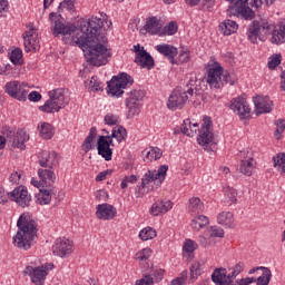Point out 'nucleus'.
Segmentation results:
<instances>
[{
  "label": "nucleus",
  "instance_id": "f257e3e1",
  "mask_svg": "<svg viewBox=\"0 0 285 285\" xmlns=\"http://www.w3.org/2000/svg\"><path fill=\"white\" fill-rule=\"evenodd\" d=\"M104 20L101 18L91 17L87 26L81 29L80 36L77 37L76 43L81 48L87 63L90 66H106L110 51L104 46L108 42L106 35L101 33Z\"/></svg>",
  "mask_w": 285,
  "mask_h": 285
},
{
  "label": "nucleus",
  "instance_id": "f03ea898",
  "mask_svg": "<svg viewBox=\"0 0 285 285\" xmlns=\"http://www.w3.org/2000/svg\"><path fill=\"white\" fill-rule=\"evenodd\" d=\"M271 35L272 43H275L276 46L285 43V20H282L278 24L268 20H254L248 26L246 32L250 43H257V39H259V41H266Z\"/></svg>",
  "mask_w": 285,
  "mask_h": 285
},
{
  "label": "nucleus",
  "instance_id": "7ed1b4c3",
  "mask_svg": "<svg viewBox=\"0 0 285 285\" xmlns=\"http://www.w3.org/2000/svg\"><path fill=\"white\" fill-rule=\"evenodd\" d=\"M18 232L13 236V244L18 248L29 250L37 242V223L28 214L20 215L17 222Z\"/></svg>",
  "mask_w": 285,
  "mask_h": 285
},
{
  "label": "nucleus",
  "instance_id": "20e7f679",
  "mask_svg": "<svg viewBox=\"0 0 285 285\" xmlns=\"http://www.w3.org/2000/svg\"><path fill=\"white\" fill-rule=\"evenodd\" d=\"M128 137V131L122 126H117L112 128L111 135L99 136L97 141L98 155L105 159V161H112V139H117L118 144H121L124 139Z\"/></svg>",
  "mask_w": 285,
  "mask_h": 285
},
{
  "label": "nucleus",
  "instance_id": "39448f33",
  "mask_svg": "<svg viewBox=\"0 0 285 285\" xmlns=\"http://www.w3.org/2000/svg\"><path fill=\"white\" fill-rule=\"evenodd\" d=\"M38 164L41 167L38 169V177L42 181H57V175H55V168L59 166V154L56 151H42L38 156Z\"/></svg>",
  "mask_w": 285,
  "mask_h": 285
},
{
  "label": "nucleus",
  "instance_id": "423d86ee",
  "mask_svg": "<svg viewBox=\"0 0 285 285\" xmlns=\"http://www.w3.org/2000/svg\"><path fill=\"white\" fill-rule=\"evenodd\" d=\"M49 99L45 105L39 107L41 112H47L48 115L59 112L61 108H66V91L63 88L53 89L48 92Z\"/></svg>",
  "mask_w": 285,
  "mask_h": 285
},
{
  "label": "nucleus",
  "instance_id": "0eeeda50",
  "mask_svg": "<svg viewBox=\"0 0 285 285\" xmlns=\"http://www.w3.org/2000/svg\"><path fill=\"white\" fill-rule=\"evenodd\" d=\"M135 83L132 76L127 72H121L118 76H114L109 82H107V92L111 97L119 99L124 95V90Z\"/></svg>",
  "mask_w": 285,
  "mask_h": 285
},
{
  "label": "nucleus",
  "instance_id": "6e6552de",
  "mask_svg": "<svg viewBox=\"0 0 285 285\" xmlns=\"http://www.w3.org/2000/svg\"><path fill=\"white\" fill-rule=\"evenodd\" d=\"M3 136H0V150H3L6 148V141H9L13 148H19L20 150H26V141L30 139V136L26 130L20 129L14 132L12 129H6L3 132Z\"/></svg>",
  "mask_w": 285,
  "mask_h": 285
},
{
  "label": "nucleus",
  "instance_id": "1a4fd4ad",
  "mask_svg": "<svg viewBox=\"0 0 285 285\" xmlns=\"http://www.w3.org/2000/svg\"><path fill=\"white\" fill-rule=\"evenodd\" d=\"M232 6L227 9L228 17H237L245 21H253L255 19V11L248 7V0H226Z\"/></svg>",
  "mask_w": 285,
  "mask_h": 285
},
{
  "label": "nucleus",
  "instance_id": "9d476101",
  "mask_svg": "<svg viewBox=\"0 0 285 285\" xmlns=\"http://www.w3.org/2000/svg\"><path fill=\"white\" fill-rule=\"evenodd\" d=\"M49 19L53 26V35L56 37H59V35H62L63 37L71 36L79 31L77 26L66 24V20L63 19V17H61L60 13L51 12L49 14Z\"/></svg>",
  "mask_w": 285,
  "mask_h": 285
},
{
  "label": "nucleus",
  "instance_id": "9b49d317",
  "mask_svg": "<svg viewBox=\"0 0 285 285\" xmlns=\"http://www.w3.org/2000/svg\"><path fill=\"white\" fill-rule=\"evenodd\" d=\"M146 97V92L141 89H134L127 92L125 100L127 111V119H132L136 115H139V104Z\"/></svg>",
  "mask_w": 285,
  "mask_h": 285
},
{
  "label": "nucleus",
  "instance_id": "f8f14e48",
  "mask_svg": "<svg viewBox=\"0 0 285 285\" xmlns=\"http://www.w3.org/2000/svg\"><path fill=\"white\" fill-rule=\"evenodd\" d=\"M55 268L53 264H47L38 267L27 266L23 271L24 275H29L31 283L35 285L46 284V277H48V271Z\"/></svg>",
  "mask_w": 285,
  "mask_h": 285
},
{
  "label": "nucleus",
  "instance_id": "ddd939ff",
  "mask_svg": "<svg viewBox=\"0 0 285 285\" xmlns=\"http://www.w3.org/2000/svg\"><path fill=\"white\" fill-rule=\"evenodd\" d=\"M199 146L208 148L210 144H215V134H213V119L208 116L203 118L202 128L197 137Z\"/></svg>",
  "mask_w": 285,
  "mask_h": 285
},
{
  "label": "nucleus",
  "instance_id": "4468645a",
  "mask_svg": "<svg viewBox=\"0 0 285 285\" xmlns=\"http://www.w3.org/2000/svg\"><path fill=\"white\" fill-rule=\"evenodd\" d=\"M224 75V67L219 62H214L212 67L207 69L205 81L209 88L219 90L222 88V76Z\"/></svg>",
  "mask_w": 285,
  "mask_h": 285
},
{
  "label": "nucleus",
  "instance_id": "2eb2a0df",
  "mask_svg": "<svg viewBox=\"0 0 285 285\" xmlns=\"http://www.w3.org/2000/svg\"><path fill=\"white\" fill-rule=\"evenodd\" d=\"M188 101V94L185 89L181 87H177L173 90L168 98L167 108L169 110H181L184 106H186V102Z\"/></svg>",
  "mask_w": 285,
  "mask_h": 285
},
{
  "label": "nucleus",
  "instance_id": "dca6fc26",
  "mask_svg": "<svg viewBox=\"0 0 285 285\" xmlns=\"http://www.w3.org/2000/svg\"><path fill=\"white\" fill-rule=\"evenodd\" d=\"M230 110L239 117L240 120L250 119V105L246 101V98L238 96L230 100Z\"/></svg>",
  "mask_w": 285,
  "mask_h": 285
},
{
  "label": "nucleus",
  "instance_id": "f3484780",
  "mask_svg": "<svg viewBox=\"0 0 285 285\" xmlns=\"http://www.w3.org/2000/svg\"><path fill=\"white\" fill-rule=\"evenodd\" d=\"M4 90L9 97L17 99L18 101H27L28 90L26 89V83H21L17 80L9 81L4 86Z\"/></svg>",
  "mask_w": 285,
  "mask_h": 285
},
{
  "label": "nucleus",
  "instance_id": "a211bd4d",
  "mask_svg": "<svg viewBox=\"0 0 285 285\" xmlns=\"http://www.w3.org/2000/svg\"><path fill=\"white\" fill-rule=\"evenodd\" d=\"M229 271L230 273L226 268H216L212 274V282L216 285H233V281L238 274L235 273L233 267Z\"/></svg>",
  "mask_w": 285,
  "mask_h": 285
},
{
  "label": "nucleus",
  "instance_id": "6ab92c4d",
  "mask_svg": "<svg viewBox=\"0 0 285 285\" xmlns=\"http://www.w3.org/2000/svg\"><path fill=\"white\" fill-rule=\"evenodd\" d=\"M10 197L13 198V202L18 204V206H21V208H28L30 206V202H32V196L28 194V188L23 186H19L14 188L10 194Z\"/></svg>",
  "mask_w": 285,
  "mask_h": 285
},
{
  "label": "nucleus",
  "instance_id": "aec40b11",
  "mask_svg": "<svg viewBox=\"0 0 285 285\" xmlns=\"http://www.w3.org/2000/svg\"><path fill=\"white\" fill-rule=\"evenodd\" d=\"M52 253L57 257H68L72 253V242L66 237L57 238L52 246Z\"/></svg>",
  "mask_w": 285,
  "mask_h": 285
},
{
  "label": "nucleus",
  "instance_id": "412c9836",
  "mask_svg": "<svg viewBox=\"0 0 285 285\" xmlns=\"http://www.w3.org/2000/svg\"><path fill=\"white\" fill-rule=\"evenodd\" d=\"M255 105V114L259 117V115H268V112H273V100L268 96H256L253 98Z\"/></svg>",
  "mask_w": 285,
  "mask_h": 285
},
{
  "label": "nucleus",
  "instance_id": "4be33fe9",
  "mask_svg": "<svg viewBox=\"0 0 285 285\" xmlns=\"http://www.w3.org/2000/svg\"><path fill=\"white\" fill-rule=\"evenodd\" d=\"M53 183L50 180H42V187L40 188V193L38 194V202L43 205L50 204L52 202V195L57 193L55 190V186L52 185Z\"/></svg>",
  "mask_w": 285,
  "mask_h": 285
},
{
  "label": "nucleus",
  "instance_id": "5701e85b",
  "mask_svg": "<svg viewBox=\"0 0 285 285\" xmlns=\"http://www.w3.org/2000/svg\"><path fill=\"white\" fill-rule=\"evenodd\" d=\"M96 216L98 219H104L108 222L117 217V208L110 204H100L96 208Z\"/></svg>",
  "mask_w": 285,
  "mask_h": 285
},
{
  "label": "nucleus",
  "instance_id": "b1692460",
  "mask_svg": "<svg viewBox=\"0 0 285 285\" xmlns=\"http://www.w3.org/2000/svg\"><path fill=\"white\" fill-rule=\"evenodd\" d=\"M155 50H157L159 55H163V57H166L170 61V63H177V60H175V57L179 55V50H177V47L168 43H161L157 45L155 47Z\"/></svg>",
  "mask_w": 285,
  "mask_h": 285
},
{
  "label": "nucleus",
  "instance_id": "393cba45",
  "mask_svg": "<svg viewBox=\"0 0 285 285\" xmlns=\"http://www.w3.org/2000/svg\"><path fill=\"white\" fill-rule=\"evenodd\" d=\"M135 63L140 66V68H147V70H153L155 68V59L144 47H141V51H139L135 58Z\"/></svg>",
  "mask_w": 285,
  "mask_h": 285
},
{
  "label": "nucleus",
  "instance_id": "a878e982",
  "mask_svg": "<svg viewBox=\"0 0 285 285\" xmlns=\"http://www.w3.org/2000/svg\"><path fill=\"white\" fill-rule=\"evenodd\" d=\"M171 208L173 202L168 199L157 200L150 208V215L158 217V215H165V213H168V210H171Z\"/></svg>",
  "mask_w": 285,
  "mask_h": 285
},
{
  "label": "nucleus",
  "instance_id": "bb28decb",
  "mask_svg": "<svg viewBox=\"0 0 285 285\" xmlns=\"http://www.w3.org/2000/svg\"><path fill=\"white\" fill-rule=\"evenodd\" d=\"M219 32L225 37H230V35H235L237 30H239V24L235 20L226 19L219 23Z\"/></svg>",
  "mask_w": 285,
  "mask_h": 285
},
{
  "label": "nucleus",
  "instance_id": "cd10ccee",
  "mask_svg": "<svg viewBox=\"0 0 285 285\" xmlns=\"http://www.w3.org/2000/svg\"><path fill=\"white\" fill-rule=\"evenodd\" d=\"M150 181H155L153 179V174L150 170H148L141 178V185L136 187L135 197H144L148 190H146V186L150 184Z\"/></svg>",
  "mask_w": 285,
  "mask_h": 285
},
{
  "label": "nucleus",
  "instance_id": "c85d7f7f",
  "mask_svg": "<svg viewBox=\"0 0 285 285\" xmlns=\"http://www.w3.org/2000/svg\"><path fill=\"white\" fill-rule=\"evenodd\" d=\"M239 170L243 175L250 177L255 170V165H253V156H244L240 160Z\"/></svg>",
  "mask_w": 285,
  "mask_h": 285
},
{
  "label": "nucleus",
  "instance_id": "c756f323",
  "mask_svg": "<svg viewBox=\"0 0 285 285\" xmlns=\"http://www.w3.org/2000/svg\"><path fill=\"white\" fill-rule=\"evenodd\" d=\"M144 29L149 35H157L161 30V20L157 19V17H151L146 21Z\"/></svg>",
  "mask_w": 285,
  "mask_h": 285
},
{
  "label": "nucleus",
  "instance_id": "7c9ffc66",
  "mask_svg": "<svg viewBox=\"0 0 285 285\" xmlns=\"http://www.w3.org/2000/svg\"><path fill=\"white\" fill-rule=\"evenodd\" d=\"M144 161H157V159H161V155L164 153L158 147H149L142 151Z\"/></svg>",
  "mask_w": 285,
  "mask_h": 285
},
{
  "label": "nucleus",
  "instance_id": "2f4dec72",
  "mask_svg": "<svg viewBox=\"0 0 285 285\" xmlns=\"http://www.w3.org/2000/svg\"><path fill=\"white\" fill-rule=\"evenodd\" d=\"M217 223L220 224V226H225L226 228H233L235 224V218L233 216V213L222 212L217 216Z\"/></svg>",
  "mask_w": 285,
  "mask_h": 285
},
{
  "label": "nucleus",
  "instance_id": "473e14b6",
  "mask_svg": "<svg viewBox=\"0 0 285 285\" xmlns=\"http://www.w3.org/2000/svg\"><path fill=\"white\" fill-rule=\"evenodd\" d=\"M38 132H40L42 139H50L51 137H55V127L49 122H40L38 125Z\"/></svg>",
  "mask_w": 285,
  "mask_h": 285
},
{
  "label": "nucleus",
  "instance_id": "72a5a7b5",
  "mask_svg": "<svg viewBox=\"0 0 285 285\" xmlns=\"http://www.w3.org/2000/svg\"><path fill=\"white\" fill-rule=\"evenodd\" d=\"M188 212L193 215H199V213H204V203L199 197H193L189 199Z\"/></svg>",
  "mask_w": 285,
  "mask_h": 285
},
{
  "label": "nucleus",
  "instance_id": "f704fd0d",
  "mask_svg": "<svg viewBox=\"0 0 285 285\" xmlns=\"http://www.w3.org/2000/svg\"><path fill=\"white\" fill-rule=\"evenodd\" d=\"M95 137H97V127H91L89 135L86 137V139L82 142V150L85 153H90L95 148L92 146V141H95Z\"/></svg>",
  "mask_w": 285,
  "mask_h": 285
},
{
  "label": "nucleus",
  "instance_id": "c9c22d12",
  "mask_svg": "<svg viewBox=\"0 0 285 285\" xmlns=\"http://www.w3.org/2000/svg\"><path fill=\"white\" fill-rule=\"evenodd\" d=\"M185 92L193 97V95H202V88L197 85V77L193 76L186 85Z\"/></svg>",
  "mask_w": 285,
  "mask_h": 285
},
{
  "label": "nucleus",
  "instance_id": "e433bc0d",
  "mask_svg": "<svg viewBox=\"0 0 285 285\" xmlns=\"http://www.w3.org/2000/svg\"><path fill=\"white\" fill-rule=\"evenodd\" d=\"M151 178L154 181H158L159 184H164L166 179V174L168 173V166L161 165L158 170H150Z\"/></svg>",
  "mask_w": 285,
  "mask_h": 285
},
{
  "label": "nucleus",
  "instance_id": "4c0bfd02",
  "mask_svg": "<svg viewBox=\"0 0 285 285\" xmlns=\"http://www.w3.org/2000/svg\"><path fill=\"white\" fill-rule=\"evenodd\" d=\"M210 224V220L207 216L199 215L191 220L193 230H199L200 228H206Z\"/></svg>",
  "mask_w": 285,
  "mask_h": 285
},
{
  "label": "nucleus",
  "instance_id": "58836bf2",
  "mask_svg": "<svg viewBox=\"0 0 285 285\" xmlns=\"http://www.w3.org/2000/svg\"><path fill=\"white\" fill-rule=\"evenodd\" d=\"M274 168L281 173V175L285 174V153H278L273 157Z\"/></svg>",
  "mask_w": 285,
  "mask_h": 285
},
{
  "label": "nucleus",
  "instance_id": "ea45409f",
  "mask_svg": "<svg viewBox=\"0 0 285 285\" xmlns=\"http://www.w3.org/2000/svg\"><path fill=\"white\" fill-rule=\"evenodd\" d=\"M10 61L13 66H23V51L21 48H16L11 51Z\"/></svg>",
  "mask_w": 285,
  "mask_h": 285
},
{
  "label": "nucleus",
  "instance_id": "a19ab883",
  "mask_svg": "<svg viewBox=\"0 0 285 285\" xmlns=\"http://www.w3.org/2000/svg\"><path fill=\"white\" fill-rule=\"evenodd\" d=\"M271 277H273V273L268 267L263 268L262 275L258 278H255L256 285H268L271 284Z\"/></svg>",
  "mask_w": 285,
  "mask_h": 285
},
{
  "label": "nucleus",
  "instance_id": "79ce46f5",
  "mask_svg": "<svg viewBox=\"0 0 285 285\" xmlns=\"http://www.w3.org/2000/svg\"><path fill=\"white\" fill-rule=\"evenodd\" d=\"M157 237V232L153 227H145L139 232V238L142 242H148V239H155Z\"/></svg>",
  "mask_w": 285,
  "mask_h": 285
},
{
  "label": "nucleus",
  "instance_id": "37998d69",
  "mask_svg": "<svg viewBox=\"0 0 285 285\" xmlns=\"http://www.w3.org/2000/svg\"><path fill=\"white\" fill-rule=\"evenodd\" d=\"M181 132L187 137H195V135H197V129H193V122H190V119L184 120V124L181 125Z\"/></svg>",
  "mask_w": 285,
  "mask_h": 285
},
{
  "label": "nucleus",
  "instance_id": "c03bdc74",
  "mask_svg": "<svg viewBox=\"0 0 285 285\" xmlns=\"http://www.w3.org/2000/svg\"><path fill=\"white\" fill-rule=\"evenodd\" d=\"M75 3H77V0H63L58 7V12L61 13L63 10H68V12H75Z\"/></svg>",
  "mask_w": 285,
  "mask_h": 285
},
{
  "label": "nucleus",
  "instance_id": "a18cd8bd",
  "mask_svg": "<svg viewBox=\"0 0 285 285\" xmlns=\"http://www.w3.org/2000/svg\"><path fill=\"white\" fill-rule=\"evenodd\" d=\"M225 197L229 204H237V189L230 186L225 187Z\"/></svg>",
  "mask_w": 285,
  "mask_h": 285
},
{
  "label": "nucleus",
  "instance_id": "49530a36",
  "mask_svg": "<svg viewBox=\"0 0 285 285\" xmlns=\"http://www.w3.org/2000/svg\"><path fill=\"white\" fill-rule=\"evenodd\" d=\"M226 83H229V86H235V83H237V78L235 77V75L229 73L228 71L224 72V69H223L222 88L226 86Z\"/></svg>",
  "mask_w": 285,
  "mask_h": 285
},
{
  "label": "nucleus",
  "instance_id": "de8ad7c7",
  "mask_svg": "<svg viewBox=\"0 0 285 285\" xmlns=\"http://www.w3.org/2000/svg\"><path fill=\"white\" fill-rule=\"evenodd\" d=\"M197 248H199V245L197 244V242L189 239V238H187L185 240L184 246H183V250L185 253H188L189 255L195 253V250H197Z\"/></svg>",
  "mask_w": 285,
  "mask_h": 285
},
{
  "label": "nucleus",
  "instance_id": "09e8293b",
  "mask_svg": "<svg viewBox=\"0 0 285 285\" xmlns=\"http://www.w3.org/2000/svg\"><path fill=\"white\" fill-rule=\"evenodd\" d=\"M24 41V50L26 52H30V50H35V39L32 38V33L29 31L23 36Z\"/></svg>",
  "mask_w": 285,
  "mask_h": 285
},
{
  "label": "nucleus",
  "instance_id": "8fccbe9b",
  "mask_svg": "<svg viewBox=\"0 0 285 285\" xmlns=\"http://www.w3.org/2000/svg\"><path fill=\"white\" fill-rule=\"evenodd\" d=\"M199 275H202V263H194L190 266V279H191V282H195V279H197V277H199Z\"/></svg>",
  "mask_w": 285,
  "mask_h": 285
},
{
  "label": "nucleus",
  "instance_id": "3c124183",
  "mask_svg": "<svg viewBox=\"0 0 285 285\" xmlns=\"http://www.w3.org/2000/svg\"><path fill=\"white\" fill-rule=\"evenodd\" d=\"M276 0H250V6L256 10H259L263 6H273Z\"/></svg>",
  "mask_w": 285,
  "mask_h": 285
},
{
  "label": "nucleus",
  "instance_id": "603ef678",
  "mask_svg": "<svg viewBox=\"0 0 285 285\" xmlns=\"http://www.w3.org/2000/svg\"><path fill=\"white\" fill-rule=\"evenodd\" d=\"M129 184H137L136 175L126 176L120 184L121 189L126 190V188H128Z\"/></svg>",
  "mask_w": 285,
  "mask_h": 285
},
{
  "label": "nucleus",
  "instance_id": "864d4df0",
  "mask_svg": "<svg viewBox=\"0 0 285 285\" xmlns=\"http://www.w3.org/2000/svg\"><path fill=\"white\" fill-rule=\"evenodd\" d=\"M105 124H107V126H117V124H119V116L115 114H107L105 116Z\"/></svg>",
  "mask_w": 285,
  "mask_h": 285
},
{
  "label": "nucleus",
  "instance_id": "5fc2aeb1",
  "mask_svg": "<svg viewBox=\"0 0 285 285\" xmlns=\"http://www.w3.org/2000/svg\"><path fill=\"white\" fill-rule=\"evenodd\" d=\"M89 88L92 92L104 91V87H101V82H99L95 77L91 78L89 82Z\"/></svg>",
  "mask_w": 285,
  "mask_h": 285
},
{
  "label": "nucleus",
  "instance_id": "6e6d98bb",
  "mask_svg": "<svg viewBox=\"0 0 285 285\" xmlns=\"http://www.w3.org/2000/svg\"><path fill=\"white\" fill-rule=\"evenodd\" d=\"M178 59L180 63H188L190 60V50H188V48H183L179 52Z\"/></svg>",
  "mask_w": 285,
  "mask_h": 285
},
{
  "label": "nucleus",
  "instance_id": "4d7b16f0",
  "mask_svg": "<svg viewBox=\"0 0 285 285\" xmlns=\"http://www.w3.org/2000/svg\"><path fill=\"white\" fill-rule=\"evenodd\" d=\"M177 30H178L177 22L175 21L169 22L168 26L164 28L165 35H168V36L177 35Z\"/></svg>",
  "mask_w": 285,
  "mask_h": 285
},
{
  "label": "nucleus",
  "instance_id": "13d9d810",
  "mask_svg": "<svg viewBox=\"0 0 285 285\" xmlns=\"http://www.w3.org/2000/svg\"><path fill=\"white\" fill-rule=\"evenodd\" d=\"M279 63H282V56H281V55L274 56V57L268 61V68H269V70H275V69L277 68V66H279Z\"/></svg>",
  "mask_w": 285,
  "mask_h": 285
},
{
  "label": "nucleus",
  "instance_id": "bf43d9fd",
  "mask_svg": "<svg viewBox=\"0 0 285 285\" xmlns=\"http://www.w3.org/2000/svg\"><path fill=\"white\" fill-rule=\"evenodd\" d=\"M202 10H207L208 12L215 10V0H200Z\"/></svg>",
  "mask_w": 285,
  "mask_h": 285
},
{
  "label": "nucleus",
  "instance_id": "052dcab7",
  "mask_svg": "<svg viewBox=\"0 0 285 285\" xmlns=\"http://www.w3.org/2000/svg\"><path fill=\"white\" fill-rule=\"evenodd\" d=\"M210 230H212V233H210L209 237H220V238L224 237V229L222 227L212 226Z\"/></svg>",
  "mask_w": 285,
  "mask_h": 285
},
{
  "label": "nucleus",
  "instance_id": "680f3d73",
  "mask_svg": "<svg viewBox=\"0 0 285 285\" xmlns=\"http://www.w3.org/2000/svg\"><path fill=\"white\" fill-rule=\"evenodd\" d=\"M275 126H276L275 135H282V132H284L285 130V119L276 120Z\"/></svg>",
  "mask_w": 285,
  "mask_h": 285
},
{
  "label": "nucleus",
  "instance_id": "e2e57ef3",
  "mask_svg": "<svg viewBox=\"0 0 285 285\" xmlns=\"http://www.w3.org/2000/svg\"><path fill=\"white\" fill-rule=\"evenodd\" d=\"M164 273H166L164 269H153L151 276L156 278V282H161L164 279Z\"/></svg>",
  "mask_w": 285,
  "mask_h": 285
},
{
  "label": "nucleus",
  "instance_id": "0e129e2a",
  "mask_svg": "<svg viewBox=\"0 0 285 285\" xmlns=\"http://www.w3.org/2000/svg\"><path fill=\"white\" fill-rule=\"evenodd\" d=\"M150 255H153V250L150 248L142 249L139 255L140 262H146V259L150 258Z\"/></svg>",
  "mask_w": 285,
  "mask_h": 285
},
{
  "label": "nucleus",
  "instance_id": "69168bd1",
  "mask_svg": "<svg viewBox=\"0 0 285 285\" xmlns=\"http://www.w3.org/2000/svg\"><path fill=\"white\" fill-rule=\"evenodd\" d=\"M153 284H154V281L151 275H146L144 278L136 282V285H153Z\"/></svg>",
  "mask_w": 285,
  "mask_h": 285
},
{
  "label": "nucleus",
  "instance_id": "338daca9",
  "mask_svg": "<svg viewBox=\"0 0 285 285\" xmlns=\"http://www.w3.org/2000/svg\"><path fill=\"white\" fill-rule=\"evenodd\" d=\"M253 282H255V277H246V278L237 279L233 285H249V284H253Z\"/></svg>",
  "mask_w": 285,
  "mask_h": 285
},
{
  "label": "nucleus",
  "instance_id": "774afa93",
  "mask_svg": "<svg viewBox=\"0 0 285 285\" xmlns=\"http://www.w3.org/2000/svg\"><path fill=\"white\" fill-rule=\"evenodd\" d=\"M28 99L29 101H41V94L39 91H31L29 95H28Z\"/></svg>",
  "mask_w": 285,
  "mask_h": 285
}]
</instances>
